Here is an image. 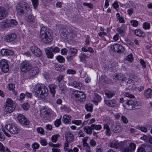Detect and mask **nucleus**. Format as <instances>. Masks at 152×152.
Here are the masks:
<instances>
[{
    "instance_id": "c9c22d12",
    "label": "nucleus",
    "mask_w": 152,
    "mask_h": 152,
    "mask_svg": "<svg viewBox=\"0 0 152 152\" xmlns=\"http://www.w3.org/2000/svg\"><path fill=\"white\" fill-rule=\"evenodd\" d=\"M134 33L136 35L139 37H141L143 34V32L139 29L135 30L134 31Z\"/></svg>"
},
{
    "instance_id": "4be33fe9",
    "label": "nucleus",
    "mask_w": 152,
    "mask_h": 152,
    "mask_svg": "<svg viewBox=\"0 0 152 152\" xmlns=\"http://www.w3.org/2000/svg\"><path fill=\"white\" fill-rule=\"evenodd\" d=\"M144 95L147 99L151 98L152 95V90L151 88H148L147 90L144 91Z\"/></svg>"
},
{
    "instance_id": "bb28decb",
    "label": "nucleus",
    "mask_w": 152,
    "mask_h": 152,
    "mask_svg": "<svg viewBox=\"0 0 152 152\" xmlns=\"http://www.w3.org/2000/svg\"><path fill=\"white\" fill-rule=\"evenodd\" d=\"M104 93L107 97L108 98H111L115 95V93L113 91L106 90L105 91Z\"/></svg>"
},
{
    "instance_id": "58836bf2",
    "label": "nucleus",
    "mask_w": 152,
    "mask_h": 152,
    "mask_svg": "<svg viewBox=\"0 0 152 152\" xmlns=\"http://www.w3.org/2000/svg\"><path fill=\"white\" fill-rule=\"evenodd\" d=\"M108 146L111 148L118 149V144L110 142L108 143Z\"/></svg>"
},
{
    "instance_id": "a19ab883",
    "label": "nucleus",
    "mask_w": 152,
    "mask_h": 152,
    "mask_svg": "<svg viewBox=\"0 0 152 152\" xmlns=\"http://www.w3.org/2000/svg\"><path fill=\"white\" fill-rule=\"evenodd\" d=\"M56 59L60 63H64L65 61L64 58L61 56L59 55L56 57Z\"/></svg>"
},
{
    "instance_id": "603ef678",
    "label": "nucleus",
    "mask_w": 152,
    "mask_h": 152,
    "mask_svg": "<svg viewBox=\"0 0 152 152\" xmlns=\"http://www.w3.org/2000/svg\"><path fill=\"white\" fill-rule=\"evenodd\" d=\"M31 1L34 9H36L38 4V0H32Z\"/></svg>"
},
{
    "instance_id": "49530a36",
    "label": "nucleus",
    "mask_w": 152,
    "mask_h": 152,
    "mask_svg": "<svg viewBox=\"0 0 152 152\" xmlns=\"http://www.w3.org/2000/svg\"><path fill=\"white\" fill-rule=\"evenodd\" d=\"M126 60L129 61L130 62H132L133 60V55L132 53H131L128 55L126 58Z\"/></svg>"
},
{
    "instance_id": "864d4df0",
    "label": "nucleus",
    "mask_w": 152,
    "mask_h": 152,
    "mask_svg": "<svg viewBox=\"0 0 152 152\" xmlns=\"http://www.w3.org/2000/svg\"><path fill=\"white\" fill-rule=\"evenodd\" d=\"M64 79V76L63 75H61L57 77L56 80L59 83L60 82L63 80Z\"/></svg>"
},
{
    "instance_id": "79ce46f5",
    "label": "nucleus",
    "mask_w": 152,
    "mask_h": 152,
    "mask_svg": "<svg viewBox=\"0 0 152 152\" xmlns=\"http://www.w3.org/2000/svg\"><path fill=\"white\" fill-rule=\"evenodd\" d=\"M91 127H92V129L96 130H99L102 129V126L101 125H96L94 124H92L91 125Z\"/></svg>"
},
{
    "instance_id": "0eeeda50",
    "label": "nucleus",
    "mask_w": 152,
    "mask_h": 152,
    "mask_svg": "<svg viewBox=\"0 0 152 152\" xmlns=\"http://www.w3.org/2000/svg\"><path fill=\"white\" fill-rule=\"evenodd\" d=\"M73 94L75 96L76 101L83 102L85 101L86 96L83 92L78 91H75L74 92Z\"/></svg>"
},
{
    "instance_id": "774afa93",
    "label": "nucleus",
    "mask_w": 152,
    "mask_h": 152,
    "mask_svg": "<svg viewBox=\"0 0 152 152\" xmlns=\"http://www.w3.org/2000/svg\"><path fill=\"white\" fill-rule=\"evenodd\" d=\"M40 143L41 145L43 146H45L48 144V142L44 139H41L40 141Z\"/></svg>"
},
{
    "instance_id": "09e8293b",
    "label": "nucleus",
    "mask_w": 152,
    "mask_h": 152,
    "mask_svg": "<svg viewBox=\"0 0 152 152\" xmlns=\"http://www.w3.org/2000/svg\"><path fill=\"white\" fill-rule=\"evenodd\" d=\"M117 31L121 35H124L125 34V31L121 28H119L116 29Z\"/></svg>"
},
{
    "instance_id": "b1692460",
    "label": "nucleus",
    "mask_w": 152,
    "mask_h": 152,
    "mask_svg": "<svg viewBox=\"0 0 152 152\" xmlns=\"http://www.w3.org/2000/svg\"><path fill=\"white\" fill-rule=\"evenodd\" d=\"M56 87L57 86L55 84H50L49 86L50 92L52 94L53 97H54L55 96L56 94L55 89Z\"/></svg>"
},
{
    "instance_id": "a18cd8bd",
    "label": "nucleus",
    "mask_w": 152,
    "mask_h": 152,
    "mask_svg": "<svg viewBox=\"0 0 152 152\" xmlns=\"http://www.w3.org/2000/svg\"><path fill=\"white\" fill-rule=\"evenodd\" d=\"M142 27L145 30L149 29L150 28V24L148 22H145L143 24Z\"/></svg>"
},
{
    "instance_id": "39448f33",
    "label": "nucleus",
    "mask_w": 152,
    "mask_h": 152,
    "mask_svg": "<svg viewBox=\"0 0 152 152\" xmlns=\"http://www.w3.org/2000/svg\"><path fill=\"white\" fill-rule=\"evenodd\" d=\"M4 106V110L5 112L11 113L15 109V105L11 99L8 98L6 100Z\"/></svg>"
},
{
    "instance_id": "5701e85b",
    "label": "nucleus",
    "mask_w": 152,
    "mask_h": 152,
    "mask_svg": "<svg viewBox=\"0 0 152 152\" xmlns=\"http://www.w3.org/2000/svg\"><path fill=\"white\" fill-rule=\"evenodd\" d=\"M141 102L139 99L134 100V108L135 109H139L141 107Z\"/></svg>"
},
{
    "instance_id": "f3484780",
    "label": "nucleus",
    "mask_w": 152,
    "mask_h": 152,
    "mask_svg": "<svg viewBox=\"0 0 152 152\" xmlns=\"http://www.w3.org/2000/svg\"><path fill=\"white\" fill-rule=\"evenodd\" d=\"M105 103L108 106L113 107L116 106V101L114 99H112L111 100L106 99L104 100Z\"/></svg>"
},
{
    "instance_id": "6e6d98bb",
    "label": "nucleus",
    "mask_w": 152,
    "mask_h": 152,
    "mask_svg": "<svg viewBox=\"0 0 152 152\" xmlns=\"http://www.w3.org/2000/svg\"><path fill=\"white\" fill-rule=\"evenodd\" d=\"M50 50H51L55 53H57L59 52L60 49L58 47H55L53 48H51L50 49Z\"/></svg>"
},
{
    "instance_id": "c03bdc74",
    "label": "nucleus",
    "mask_w": 152,
    "mask_h": 152,
    "mask_svg": "<svg viewBox=\"0 0 152 152\" xmlns=\"http://www.w3.org/2000/svg\"><path fill=\"white\" fill-rule=\"evenodd\" d=\"M136 128L138 129L141 130V131L143 132L146 133L147 132V128L145 127L137 126Z\"/></svg>"
},
{
    "instance_id": "1a4fd4ad",
    "label": "nucleus",
    "mask_w": 152,
    "mask_h": 152,
    "mask_svg": "<svg viewBox=\"0 0 152 152\" xmlns=\"http://www.w3.org/2000/svg\"><path fill=\"white\" fill-rule=\"evenodd\" d=\"M126 97H128L130 99L133 98V95L128 92L124 94ZM127 105L126 106V108L128 110H132L133 109V101L132 99L128 100L126 102Z\"/></svg>"
},
{
    "instance_id": "4468645a",
    "label": "nucleus",
    "mask_w": 152,
    "mask_h": 152,
    "mask_svg": "<svg viewBox=\"0 0 152 152\" xmlns=\"http://www.w3.org/2000/svg\"><path fill=\"white\" fill-rule=\"evenodd\" d=\"M30 50L37 57L40 56L42 54L41 50L37 47L33 45L30 47Z\"/></svg>"
},
{
    "instance_id": "f8f14e48",
    "label": "nucleus",
    "mask_w": 152,
    "mask_h": 152,
    "mask_svg": "<svg viewBox=\"0 0 152 152\" xmlns=\"http://www.w3.org/2000/svg\"><path fill=\"white\" fill-rule=\"evenodd\" d=\"M17 118L19 123L23 125H28L29 124V120L22 114H18Z\"/></svg>"
},
{
    "instance_id": "de8ad7c7",
    "label": "nucleus",
    "mask_w": 152,
    "mask_h": 152,
    "mask_svg": "<svg viewBox=\"0 0 152 152\" xmlns=\"http://www.w3.org/2000/svg\"><path fill=\"white\" fill-rule=\"evenodd\" d=\"M39 147V145L36 142H34L32 144V147L34 151H36V149H38Z\"/></svg>"
},
{
    "instance_id": "f03ea898",
    "label": "nucleus",
    "mask_w": 152,
    "mask_h": 152,
    "mask_svg": "<svg viewBox=\"0 0 152 152\" xmlns=\"http://www.w3.org/2000/svg\"><path fill=\"white\" fill-rule=\"evenodd\" d=\"M40 37L41 40L45 43L50 42L52 40L50 32L45 27H42L41 29Z\"/></svg>"
},
{
    "instance_id": "ea45409f",
    "label": "nucleus",
    "mask_w": 152,
    "mask_h": 152,
    "mask_svg": "<svg viewBox=\"0 0 152 152\" xmlns=\"http://www.w3.org/2000/svg\"><path fill=\"white\" fill-rule=\"evenodd\" d=\"M101 100V96L98 94L95 95L93 100V102H96L97 104L98 102H100Z\"/></svg>"
},
{
    "instance_id": "8fccbe9b",
    "label": "nucleus",
    "mask_w": 152,
    "mask_h": 152,
    "mask_svg": "<svg viewBox=\"0 0 152 152\" xmlns=\"http://www.w3.org/2000/svg\"><path fill=\"white\" fill-rule=\"evenodd\" d=\"M22 108L25 110H27L29 108V104L27 103H25L22 105Z\"/></svg>"
},
{
    "instance_id": "680f3d73",
    "label": "nucleus",
    "mask_w": 152,
    "mask_h": 152,
    "mask_svg": "<svg viewBox=\"0 0 152 152\" xmlns=\"http://www.w3.org/2000/svg\"><path fill=\"white\" fill-rule=\"evenodd\" d=\"M140 63L142 66L144 68H145L146 67V62L144 61L143 59L141 58L140 59Z\"/></svg>"
},
{
    "instance_id": "f257e3e1",
    "label": "nucleus",
    "mask_w": 152,
    "mask_h": 152,
    "mask_svg": "<svg viewBox=\"0 0 152 152\" xmlns=\"http://www.w3.org/2000/svg\"><path fill=\"white\" fill-rule=\"evenodd\" d=\"M34 91L36 97L42 99L46 97L48 93L47 88L43 84L37 85L34 87Z\"/></svg>"
},
{
    "instance_id": "cd10ccee",
    "label": "nucleus",
    "mask_w": 152,
    "mask_h": 152,
    "mask_svg": "<svg viewBox=\"0 0 152 152\" xmlns=\"http://www.w3.org/2000/svg\"><path fill=\"white\" fill-rule=\"evenodd\" d=\"M83 130L87 134H91L92 132V127L89 126H85L83 128Z\"/></svg>"
},
{
    "instance_id": "f704fd0d",
    "label": "nucleus",
    "mask_w": 152,
    "mask_h": 152,
    "mask_svg": "<svg viewBox=\"0 0 152 152\" xmlns=\"http://www.w3.org/2000/svg\"><path fill=\"white\" fill-rule=\"evenodd\" d=\"M106 68L108 69L109 71H113V67L112 62L111 61H108L105 64Z\"/></svg>"
},
{
    "instance_id": "6ab92c4d",
    "label": "nucleus",
    "mask_w": 152,
    "mask_h": 152,
    "mask_svg": "<svg viewBox=\"0 0 152 152\" xmlns=\"http://www.w3.org/2000/svg\"><path fill=\"white\" fill-rule=\"evenodd\" d=\"M7 14V10L2 7H0V19L4 18Z\"/></svg>"
},
{
    "instance_id": "7c9ffc66",
    "label": "nucleus",
    "mask_w": 152,
    "mask_h": 152,
    "mask_svg": "<svg viewBox=\"0 0 152 152\" xmlns=\"http://www.w3.org/2000/svg\"><path fill=\"white\" fill-rule=\"evenodd\" d=\"M77 52V50L74 48H71L69 49V53L71 56H75Z\"/></svg>"
},
{
    "instance_id": "6e6552de",
    "label": "nucleus",
    "mask_w": 152,
    "mask_h": 152,
    "mask_svg": "<svg viewBox=\"0 0 152 152\" xmlns=\"http://www.w3.org/2000/svg\"><path fill=\"white\" fill-rule=\"evenodd\" d=\"M110 49L112 51L119 53H123L125 50L124 47L118 43L114 44L111 45Z\"/></svg>"
},
{
    "instance_id": "4d7b16f0",
    "label": "nucleus",
    "mask_w": 152,
    "mask_h": 152,
    "mask_svg": "<svg viewBox=\"0 0 152 152\" xmlns=\"http://www.w3.org/2000/svg\"><path fill=\"white\" fill-rule=\"evenodd\" d=\"M83 4L84 6H87L91 9L93 8V5L91 3L84 2L83 3Z\"/></svg>"
},
{
    "instance_id": "c756f323",
    "label": "nucleus",
    "mask_w": 152,
    "mask_h": 152,
    "mask_svg": "<svg viewBox=\"0 0 152 152\" xmlns=\"http://www.w3.org/2000/svg\"><path fill=\"white\" fill-rule=\"evenodd\" d=\"M59 89L62 94H64L66 89V87L65 84H61L59 85Z\"/></svg>"
},
{
    "instance_id": "5fc2aeb1",
    "label": "nucleus",
    "mask_w": 152,
    "mask_h": 152,
    "mask_svg": "<svg viewBox=\"0 0 152 152\" xmlns=\"http://www.w3.org/2000/svg\"><path fill=\"white\" fill-rule=\"evenodd\" d=\"M66 73L69 74H75L76 73L75 70L72 69H68L66 71Z\"/></svg>"
},
{
    "instance_id": "13d9d810",
    "label": "nucleus",
    "mask_w": 152,
    "mask_h": 152,
    "mask_svg": "<svg viewBox=\"0 0 152 152\" xmlns=\"http://www.w3.org/2000/svg\"><path fill=\"white\" fill-rule=\"evenodd\" d=\"M103 148L102 145H100L96 147V152H102Z\"/></svg>"
},
{
    "instance_id": "412c9836",
    "label": "nucleus",
    "mask_w": 152,
    "mask_h": 152,
    "mask_svg": "<svg viewBox=\"0 0 152 152\" xmlns=\"http://www.w3.org/2000/svg\"><path fill=\"white\" fill-rule=\"evenodd\" d=\"M115 80H121L124 81L126 79V77L123 74L120 73L118 74H115L113 76Z\"/></svg>"
},
{
    "instance_id": "7ed1b4c3",
    "label": "nucleus",
    "mask_w": 152,
    "mask_h": 152,
    "mask_svg": "<svg viewBox=\"0 0 152 152\" xmlns=\"http://www.w3.org/2000/svg\"><path fill=\"white\" fill-rule=\"evenodd\" d=\"M129 143V141H128L121 142L118 144V149H120L122 152H132L133 143H130L129 147H127Z\"/></svg>"
},
{
    "instance_id": "e433bc0d",
    "label": "nucleus",
    "mask_w": 152,
    "mask_h": 152,
    "mask_svg": "<svg viewBox=\"0 0 152 152\" xmlns=\"http://www.w3.org/2000/svg\"><path fill=\"white\" fill-rule=\"evenodd\" d=\"M85 108L87 111L92 112L93 110V106L92 104H88L85 105Z\"/></svg>"
},
{
    "instance_id": "a878e982",
    "label": "nucleus",
    "mask_w": 152,
    "mask_h": 152,
    "mask_svg": "<svg viewBox=\"0 0 152 152\" xmlns=\"http://www.w3.org/2000/svg\"><path fill=\"white\" fill-rule=\"evenodd\" d=\"M62 120L64 123L67 124L70 122L71 119L69 116L65 115L63 116Z\"/></svg>"
},
{
    "instance_id": "9d476101",
    "label": "nucleus",
    "mask_w": 152,
    "mask_h": 152,
    "mask_svg": "<svg viewBox=\"0 0 152 152\" xmlns=\"http://www.w3.org/2000/svg\"><path fill=\"white\" fill-rule=\"evenodd\" d=\"M31 65L26 61H23L20 65V69L22 72H26L31 68Z\"/></svg>"
},
{
    "instance_id": "72a5a7b5",
    "label": "nucleus",
    "mask_w": 152,
    "mask_h": 152,
    "mask_svg": "<svg viewBox=\"0 0 152 152\" xmlns=\"http://www.w3.org/2000/svg\"><path fill=\"white\" fill-rule=\"evenodd\" d=\"M71 85L75 88H79L82 86L81 83L80 82L74 81L71 84Z\"/></svg>"
},
{
    "instance_id": "4c0bfd02",
    "label": "nucleus",
    "mask_w": 152,
    "mask_h": 152,
    "mask_svg": "<svg viewBox=\"0 0 152 152\" xmlns=\"http://www.w3.org/2000/svg\"><path fill=\"white\" fill-rule=\"evenodd\" d=\"M116 16L120 23H125V21L124 18L122 16H120V14L119 13H117Z\"/></svg>"
},
{
    "instance_id": "20e7f679",
    "label": "nucleus",
    "mask_w": 152,
    "mask_h": 152,
    "mask_svg": "<svg viewBox=\"0 0 152 152\" xmlns=\"http://www.w3.org/2000/svg\"><path fill=\"white\" fill-rule=\"evenodd\" d=\"M5 129L7 132L9 131L11 133L13 134H17L19 131V129L13 125L9 124L6 125L5 126V128H3L2 129V130L4 134L8 137H10L11 136L9 133H7Z\"/></svg>"
},
{
    "instance_id": "393cba45",
    "label": "nucleus",
    "mask_w": 152,
    "mask_h": 152,
    "mask_svg": "<svg viewBox=\"0 0 152 152\" xmlns=\"http://www.w3.org/2000/svg\"><path fill=\"white\" fill-rule=\"evenodd\" d=\"M88 56L84 53H81L79 55L80 60L81 62L85 63L86 59L88 58Z\"/></svg>"
},
{
    "instance_id": "338daca9",
    "label": "nucleus",
    "mask_w": 152,
    "mask_h": 152,
    "mask_svg": "<svg viewBox=\"0 0 152 152\" xmlns=\"http://www.w3.org/2000/svg\"><path fill=\"white\" fill-rule=\"evenodd\" d=\"M37 132L41 134H44V130L41 127H39L37 129Z\"/></svg>"
},
{
    "instance_id": "c85d7f7f",
    "label": "nucleus",
    "mask_w": 152,
    "mask_h": 152,
    "mask_svg": "<svg viewBox=\"0 0 152 152\" xmlns=\"http://www.w3.org/2000/svg\"><path fill=\"white\" fill-rule=\"evenodd\" d=\"M41 113L43 114L44 118L47 119L49 117V112L47 111L45 108H43L40 111Z\"/></svg>"
},
{
    "instance_id": "aec40b11",
    "label": "nucleus",
    "mask_w": 152,
    "mask_h": 152,
    "mask_svg": "<svg viewBox=\"0 0 152 152\" xmlns=\"http://www.w3.org/2000/svg\"><path fill=\"white\" fill-rule=\"evenodd\" d=\"M1 53L3 56L12 55L14 54V52L10 50L3 49L1 50Z\"/></svg>"
},
{
    "instance_id": "a211bd4d",
    "label": "nucleus",
    "mask_w": 152,
    "mask_h": 152,
    "mask_svg": "<svg viewBox=\"0 0 152 152\" xmlns=\"http://www.w3.org/2000/svg\"><path fill=\"white\" fill-rule=\"evenodd\" d=\"M66 142H72L74 140V137L73 134L70 132H66L65 135Z\"/></svg>"
},
{
    "instance_id": "052dcab7",
    "label": "nucleus",
    "mask_w": 152,
    "mask_h": 152,
    "mask_svg": "<svg viewBox=\"0 0 152 152\" xmlns=\"http://www.w3.org/2000/svg\"><path fill=\"white\" fill-rule=\"evenodd\" d=\"M83 146L86 151L91 149V147L89 144L88 143H86L83 144Z\"/></svg>"
},
{
    "instance_id": "37998d69",
    "label": "nucleus",
    "mask_w": 152,
    "mask_h": 152,
    "mask_svg": "<svg viewBox=\"0 0 152 152\" xmlns=\"http://www.w3.org/2000/svg\"><path fill=\"white\" fill-rule=\"evenodd\" d=\"M46 54L48 58H51L53 56V54L52 53V51L51 50H47L46 52Z\"/></svg>"
},
{
    "instance_id": "e2e57ef3",
    "label": "nucleus",
    "mask_w": 152,
    "mask_h": 152,
    "mask_svg": "<svg viewBox=\"0 0 152 152\" xmlns=\"http://www.w3.org/2000/svg\"><path fill=\"white\" fill-rule=\"evenodd\" d=\"M121 118L124 123L127 124L128 122V120L125 116L122 115L121 117Z\"/></svg>"
},
{
    "instance_id": "69168bd1",
    "label": "nucleus",
    "mask_w": 152,
    "mask_h": 152,
    "mask_svg": "<svg viewBox=\"0 0 152 152\" xmlns=\"http://www.w3.org/2000/svg\"><path fill=\"white\" fill-rule=\"evenodd\" d=\"M25 95L23 93H21L19 97H17V100L19 101H21L23 100L25 98Z\"/></svg>"
},
{
    "instance_id": "ddd939ff",
    "label": "nucleus",
    "mask_w": 152,
    "mask_h": 152,
    "mask_svg": "<svg viewBox=\"0 0 152 152\" xmlns=\"http://www.w3.org/2000/svg\"><path fill=\"white\" fill-rule=\"evenodd\" d=\"M1 68L3 72L5 73L8 72L9 70V66L7 61L5 59H2L0 61Z\"/></svg>"
},
{
    "instance_id": "0e129e2a",
    "label": "nucleus",
    "mask_w": 152,
    "mask_h": 152,
    "mask_svg": "<svg viewBox=\"0 0 152 152\" xmlns=\"http://www.w3.org/2000/svg\"><path fill=\"white\" fill-rule=\"evenodd\" d=\"M61 120L57 119L54 122V125L56 127H58L61 124Z\"/></svg>"
},
{
    "instance_id": "2eb2a0df",
    "label": "nucleus",
    "mask_w": 152,
    "mask_h": 152,
    "mask_svg": "<svg viewBox=\"0 0 152 152\" xmlns=\"http://www.w3.org/2000/svg\"><path fill=\"white\" fill-rule=\"evenodd\" d=\"M28 73L29 79H31L35 76L37 75L39 72V69L37 67H35L32 68L29 70Z\"/></svg>"
},
{
    "instance_id": "dca6fc26",
    "label": "nucleus",
    "mask_w": 152,
    "mask_h": 152,
    "mask_svg": "<svg viewBox=\"0 0 152 152\" xmlns=\"http://www.w3.org/2000/svg\"><path fill=\"white\" fill-rule=\"evenodd\" d=\"M16 37V34L12 33L9 35H7L4 37L5 40L8 42H11L15 40Z\"/></svg>"
},
{
    "instance_id": "bf43d9fd",
    "label": "nucleus",
    "mask_w": 152,
    "mask_h": 152,
    "mask_svg": "<svg viewBox=\"0 0 152 152\" xmlns=\"http://www.w3.org/2000/svg\"><path fill=\"white\" fill-rule=\"evenodd\" d=\"M9 22L10 24L14 26H16L18 23L17 21L16 20L14 19H11L10 20Z\"/></svg>"
},
{
    "instance_id": "423d86ee",
    "label": "nucleus",
    "mask_w": 152,
    "mask_h": 152,
    "mask_svg": "<svg viewBox=\"0 0 152 152\" xmlns=\"http://www.w3.org/2000/svg\"><path fill=\"white\" fill-rule=\"evenodd\" d=\"M27 6H28V4L25 2H20L18 4L16 8L18 14L20 15H24Z\"/></svg>"
},
{
    "instance_id": "9b49d317",
    "label": "nucleus",
    "mask_w": 152,
    "mask_h": 152,
    "mask_svg": "<svg viewBox=\"0 0 152 152\" xmlns=\"http://www.w3.org/2000/svg\"><path fill=\"white\" fill-rule=\"evenodd\" d=\"M60 31L61 37L65 39H66L68 37V34L72 32V29L70 27L61 28Z\"/></svg>"
},
{
    "instance_id": "3c124183",
    "label": "nucleus",
    "mask_w": 152,
    "mask_h": 152,
    "mask_svg": "<svg viewBox=\"0 0 152 152\" xmlns=\"http://www.w3.org/2000/svg\"><path fill=\"white\" fill-rule=\"evenodd\" d=\"M72 123L77 125H79L82 124V121L81 120H74L72 121Z\"/></svg>"
},
{
    "instance_id": "473e14b6",
    "label": "nucleus",
    "mask_w": 152,
    "mask_h": 152,
    "mask_svg": "<svg viewBox=\"0 0 152 152\" xmlns=\"http://www.w3.org/2000/svg\"><path fill=\"white\" fill-rule=\"evenodd\" d=\"M122 131L121 126L119 125H116L114 126V128L113 129V132L115 133H118Z\"/></svg>"
},
{
    "instance_id": "2f4dec72",
    "label": "nucleus",
    "mask_w": 152,
    "mask_h": 152,
    "mask_svg": "<svg viewBox=\"0 0 152 152\" xmlns=\"http://www.w3.org/2000/svg\"><path fill=\"white\" fill-rule=\"evenodd\" d=\"M26 20L29 22H34L35 21V18L32 15H29L27 16Z\"/></svg>"
}]
</instances>
